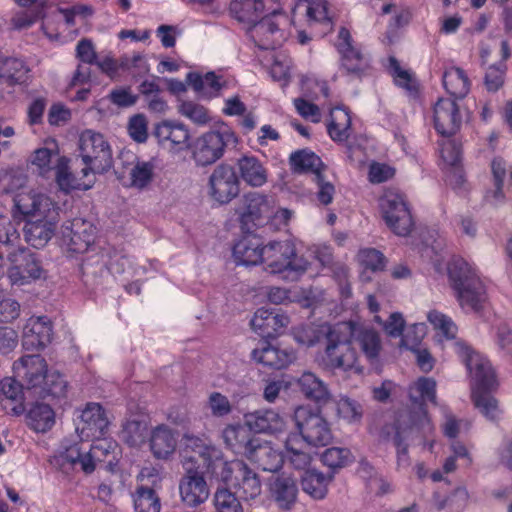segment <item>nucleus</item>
<instances>
[{
	"instance_id": "obj_1",
	"label": "nucleus",
	"mask_w": 512,
	"mask_h": 512,
	"mask_svg": "<svg viewBox=\"0 0 512 512\" xmlns=\"http://www.w3.org/2000/svg\"><path fill=\"white\" fill-rule=\"evenodd\" d=\"M447 275L460 307L465 311H481L487 294L477 269L464 258L453 256L447 264Z\"/></svg>"
},
{
	"instance_id": "obj_2",
	"label": "nucleus",
	"mask_w": 512,
	"mask_h": 512,
	"mask_svg": "<svg viewBox=\"0 0 512 512\" xmlns=\"http://www.w3.org/2000/svg\"><path fill=\"white\" fill-rule=\"evenodd\" d=\"M323 364L330 370L350 371L360 373L362 369L357 364V352L352 347L353 325L350 322H340L327 327Z\"/></svg>"
},
{
	"instance_id": "obj_3",
	"label": "nucleus",
	"mask_w": 512,
	"mask_h": 512,
	"mask_svg": "<svg viewBox=\"0 0 512 512\" xmlns=\"http://www.w3.org/2000/svg\"><path fill=\"white\" fill-rule=\"evenodd\" d=\"M213 467V478L230 485L241 500L252 501L262 494L261 476L245 461L217 460Z\"/></svg>"
},
{
	"instance_id": "obj_4",
	"label": "nucleus",
	"mask_w": 512,
	"mask_h": 512,
	"mask_svg": "<svg viewBox=\"0 0 512 512\" xmlns=\"http://www.w3.org/2000/svg\"><path fill=\"white\" fill-rule=\"evenodd\" d=\"M391 430L392 432L387 434L394 445L418 443L428 447L430 451L433 448L434 426L422 406L416 410L401 411Z\"/></svg>"
},
{
	"instance_id": "obj_5",
	"label": "nucleus",
	"mask_w": 512,
	"mask_h": 512,
	"mask_svg": "<svg viewBox=\"0 0 512 512\" xmlns=\"http://www.w3.org/2000/svg\"><path fill=\"white\" fill-rule=\"evenodd\" d=\"M78 157L84 165V176L105 173L113 164L110 144L101 133L92 130H85L80 134Z\"/></svg>"
},
{
	"instance_id": "obj_6",
	"label": "nucleus",
	"mask_w": 512,
	"mask_h": 512,
	"mask_svg": "<svg viewBox=\"0 0 512 512\" xmlns=\"http://www.w3.org/2000/svg\"><path fill=\"white\" fill-rule=\"evenodd\" d=\"M263 262L270 273L293 274V279L305 273L310 265L303 256L296 254L295 245L290 240L272 241L264 246Z\"/></svg>"
},
{
	"instance_id": "obj_7",
	"label": "nucleus",
	"mask_w": 512,
	"mask_h": 512,
	"mask_svg": "<svg viewBox=\"0 0 512 512\" xmlns=\"http://www.w3.org/2000/svg\"><path fill=\"white\" fill-rule=\"evenodd\" d=\"M452 345L454 352L468 370L471 391L493 390L497 385V380L490 361L464 340H456Z\"/></svg>"
},
{
	"instance_id": "obj_8",
	"label": "nucleus",
	"mask_w": 512,
	"mask_h": 512,
	"mask_svg": "<svg viewBox=\"0 0 512 512\" xmlns=\"http://www.w3.org/2000/svg\"><path fill=\"white\" fill-rule=\"evenodd\" d=\"M293 420L302 442L312 446H326L330 443L332 433L329 424L318 410L309 405L298 406L294 410Z\"/></svg>"
},
{
	"instance_id": "obj_9",
	"label": "nucleus",
	"mask_w": 512,
	"mask_h": 512,
	"mask_svg": "<svg viewBox=\"0 0 512 512\" xmlns=\"http://www.w3.org/2000/svg\"><path fill=\"white\" fill-rule=\"evenodd\" d=\"M53 206L49 197L34 192L17 193L14 197L12 216L17 224H55L49 219V213Z\"/></svg>"
},
{
	"instance_id": "obj_10",
	"label": "nucleus",
	"mask_w": 512,
	"mask_h": 512,
	"mask_svg": "<svg viewBox=\"0 0 512 512\" xmlns=\"http://www.w3.org/2000/svg\"><path fill=\"white\" fill-rule=\"evenodd\" d=\"M287 23V14L281 8L273 9L252 23L248 34L259 49L274 50L284 39L281 26Z\"/></svg>"
},
{
	"instance_id": "obj_11",
	"label": "nucleus",
	"mask_w": 512,
	"mask_h": 512,
	"mask_svg": "<svg viewBox=\"0 0 512 512\" xmlns=\"http://www.w3.org/2000/svg\"><path fill=\"white\" fill-rule=\"evenodd\" d=\"M334 46L339 54L340 68L348 75L362 77L371 67V59L355 43L350 31L341 27Z\"/></svg>"
},
{
	"instance_id": "obj_12",
	"label": "nucleus",
	"mask_w": 512,
	"mask_h": 512,
	"mask_svg": "<svg viewBox=\"0 0 512 512\" xmlns=\"http://www.w3.org/2000/svg\"><path fill=\"white\" fill-rule=\"evenodd\" d=\"M238 138L230 128L209 131L198 138L193 159L199 166H207L219 160L229 145H236Z\"/></svg>"
},
{
	"instance_id": "obj_13",
	"label": "nucleus",
	"mask_w": 512,
	"mask_h": 512,
	"mask_svg": "<svg viewBox=\"0 0 512 512\" xmlns=\"http://www.w3.org/2000/svg\"><path fill=\"white\" fill-rule=\"evenodd\" d=\"M196 462L194 456H184L182 460L185 473L179 481V493L181 501L189 507L199 506L209 497L208 484Z\"/></svg>"
},
{
	"instance_id": "obj_14",
	"label": "nucleus",
	"mask_w": 512,
	"mask_h": 512,
	"mask_svg": "<svg viewBox=\"0 0 512 512\" xmlns=\"http://www.w3.org/2000/svg\"><path fill=\"white\" fill-rule=\"evenodd\" d=\"M209 195L217 203H230L239 195L240 183L235 169L226 163L217 165L209 177Z\"/></svg>"
},
{
	"instance_id": "obj_15",
	"label": "nucleus",
	"mask_w": 512,
	"mask_h": 512,
	"mask_svg": "<svg viewBox=\"0 0 512 512\" xmlns=\"http://www.w3.org/2000/svg\"><path fill=\"white\" fill-rule=\"evenodd\" d=\"M386 224H415L406 195L396 188H386L378 200Z\"/></svg>"
},
{
	"instance_id": "obj_16",
	"label": "nucleus",
	"mask_w": 512,
	"mask_h": 512,
	"mask_svg": "<svg viewBox=\"0 0 512 512\" xmlns=\"http://www.w3.org/2000/svg\"><path fill=\"white\" fill-rule=\"evenodd\" d=\"M152 136L162 149L172 153L184 151L189 146V129L180 122L161 121L155 124Z\"/></svg>"
},
{
	"instance_id": "obj_17",
	"label": "nucleus",
	"mask_w": 512,
	"mask_h": 512,
	"mask_svg": "<svg viewBox=\"0 0 512 512\" xmlns=\"http://www.w3.org/2000/svg\"><path fill=\"white\" fill-rule=\"evenodd\" d=\"M434 128L443 137L455 135L462 124V115L454 99L439 98L433 107Z\"/></svg>"
},
{
	"instance_id": "obj_18",
	"label": "nucleus",
	"mask_w": 512,
	"mask_h": 512,
	"mask_svg": "<svg viewBox=\"0 0 512 512\" xmlns=\"http://www.w3.org/2000/svg\"><path fill=\"white\" fill-rule=\"evenodd\" d=\"M11 267L8 270V277L13 284L23 285L30 279H38L42 274V267L35 255L21 248L9 255Z\"/></svg>"
},
{
	"instance_id": "obj_19",
	"label": "nucleus",
	"mask_w": 512,
	"mask_h": 512,
	"mask_svg": "<svg viewBox=\"0 0 512 512\" xmlns=\"http://www.w3.org/2000/svg\"><path fill=\"white\" fill-rule=\"evenodd\" d=\"M53 326L47 316L27 319L22 331V346L27 351H39L52 341Z\"/></svg>"
},
{
	"instance_id": "obj_20",
	"label": "nucleus",
	"mask_w": 512,
	"mask_h": 512,
	"mask_svg": "<svg viewBox=\"0 0 512 512\" xmlns=\"http://www.w3.org/2000/svg\"><path fill=\"white\" fill-rule=\"evenodd\" d=\"M30 69L18 58L5 57L0 65V98L12 96L17 87L27 83Z\"/></svg>"
},
{
	"instance_id": "obj_21",
	"label": "nucleus",
	"mask_w": 512,
	"mask_h": 512,
	"mask_svg": "<svg viewBox=\"0 0 512 512\" xmlns=\"http://www.w3.org/2000/svg\"><path fill=\"white\" fill-rule=\"evenodd\" d=\"M59 244L67 257H75L88 250L95 240L92 226H60Z\"/></svg>"
},
{
	"instance_id": "obj_22",
	"label": "nucleus",
	"mask_w": 512,
	"mask_h": 512,
	"mask_svg": "<svg viewBox=\"0 0 512 512\" xmlns=\"http://www.w3.org/2000/svg\"><path fill=\"white\" fill-rule=\"evenodd\" d=\"M16 375L29 390H37L48 370L46 360L39 354L24 355L13 364Z\"/></svg>"
},
{
	"instance_id": "obj_23",
	"label": "nucleus",
	"mask_w": 512,
	"mask_h": 512,
	"mask_svg": "<svg viewBox=\"0 0 512 512\" xmlns=\"http://www.w3.org/2000/svg\"><path fill=\"white\" fill-rule=\"evenodd\" d=\"M55 170V181L59 189L65 193L73 190H88L95 183V176L83 175V168L78 173H73L70 169V159L66 156H59Z\"/></svg>"
},
{
	"instance_id": "obj_24",
	"label": "nucleus",
	"mask_w": 512,
	"mask_h": 512,
	"mask_svg": "<svg viewBox=\"0 0 512 512\" xmlns=\"http://www.w3.org/2000/svg\"><path fill=\"white\" fill-rule=\"evenodd\" d=\"M252 359L272 369H284L296 359L293 350L281 349L267 341H261L251 352Z\"/></svg>"
},
{
	"instance_id": "obj_25",
	"label": "nucleus",
	"mask_w": 512,
	"mask_h": 512,
	"mask_svg": "<svg viewBox=\"0 0 512 512\" xmlns=\"http://www.w3.org/2000/svg\"><path fill=\"white\" fill-rule=\"evenodd\" d=\"M246 458L267 472L278 471L283 464L284 456L270 442L257 438L246 452Z\"/></svg>"
},
{
	"instance_id": "obj_26",
	"label": "nucleus",
	"mask_w": 512,
	"mask_h": 512,
	"mask_svg": "<svg viewBox=\"0 0 512 512\" xmlns=\"http://www.w3.org/2000/svg\"><path fill=\"white\" fill-rule=\"evenodd\" d=\"M81 424L78 430L82 438H99L106 434L109 420L100 404L88 403L82 411Z\"/></svg>"
},
{
	"instance_id": "obj_27",
	"label": "nucleus",
	"mask_w": 512,
	"mask_h": 512,
	"mask_svg": "<svg viewBox=\"0 0 512 512\" xmlns=\"http://www.w3.org/2000/svg\"><path fill=\"white\" fill-rule=\"evenodd\" d=\"M289 323V318L278 310L259 308L251 320V326L262 337H274Z\"/></svg>"
},
{
	"instance_id": "obj_28",
	"label": "nucleus",
	"mask_w": 512,
	"mask_h": 512,
	"mask_svg": "<svg viewBox=\"0 0 512 512\" xmlns=\"http://www.w3.org/2000/svg\"><path fill=\"white\" fill-rule=\"evenodd\" d=\"M233 256L237 264L250 266L263 262L264 247L259 237L247 232L233 247Z\"/></svg>"
},
{
	"instance_id": "obj_29",
	"label": "nucleus",
	"mask_w": 512,
	"mask_h": 512,
	"mask_svg": "<svg viewBox=\"0 0 512 512\" xmlns=\"http://www.w3.org/2000/svg\"><path fill=\"white\" fill-rule=\"evenodd\" d=\"M270 494L279 509L291 510L297 501L298 486L296 480L291 476L278 475L270 484Z\"/></svg>"
},
{
	"instance_id": "obj_30",
	"label": "nucleus",
	"mask_w": 512,
	"mask_h": 512,
	"mask_svg": "<svg viewBox=\"0 0 512 512\" xmlns=\"http://www.w3.org/2000/svg\"><path fill=\"white\" fill-rule=\"evenodd\" d=\"M244 423L256 433H277L285 427L284 419L274 410L263 409L244 415Z\"/></svg>"
},
{
	"instance_id": "obj_31",
	"label": "nucleus",
	"mask_w": 512,
	"mask_h": 512,
	"mask_svg": "<svg viewBox=\"0 0 512 512\" xmlns=\"http://www.w3.org/2000/svg\"><path fill=\"white\" fill-rule=\"evenodd\" d=\"M236 167L241 180L248 186L258 188L268 181V170L254 155H243L237 159Z\"/></svg>"
},
{
	"instance_id": "obj_32",
	"label": "nucleus",
	"mask_w": 512,
	"mask_h": 512,
	"mask_svg": "<svg viewBox=\"0 0 512 512\" xmlns=\"http://www.w3.org/2000/svg\"><path fill=\"white\" fill-rule=\"evenodd\" d=\"M187 83L201 97L212 99L218 97L224 87L226 80L222 75H217L214 71L205 73L204 75L190 72L187 74Z\"/></svg>"
},
{
	"instance_id": "obj_33",
	"label": "nucleus",
	"mask_w": 512,
	"mask_h": 512,
	"mask_svg": "<svg viewBox=\"0 0 512 512\" xmlns=\"http://www.w3.org/2000/svg\"><path fill=\"white\" fill-rule=\"evenodd\" d=\"M184 450L191 451L202 459L204 466L206 467V473L211 477L214 475L213 464L217 460H224L220 456V452L213 447L206 439L201 437L185 434L183 436Z\"/></svg>"
},
{
	"instance_id": "obj_34",
	"label": "nucleus",
	"mask_w": 512,
	"mask_h": 512,
	"mask_svg": "<svg viewBox=\"0 0 512 512\" xmlns=\"http://www.w3.org/2000/svg\"><path fill=\"white\" fill-rule=\"evenodd\" d=\"M352 342L359 347L363 355L371 364L378 363L382 350V343L377 331L368 327L356 328L353 326Z\"/></svg>"
},
{
	"instance_id": "obj_35",
	"label": "nucleus",
	"mask_w": 512,
	"mask_h": 512,
	"mask_svg": "<svg viewBox=\"0 0 512 512\" xmlns=\"http://www.w3.org/2000/svg\"><path fill=\"white\" fill-rule=\"evenodd\" d=\"M222 438L229 449L245 457L257 439L251 435V430L246 425H228L222 432Z\"/></svg>"
},
{
	"instance_id": "obj_36",
	"label": "nucleus",
	"mask_w": 512,
	"mask_h": 512,
	"mask_svg": "<svg viewBox=\"0 0 512 512\" xmlns=\"http://www.w3.org/2000/svg\"><path fill=\"white\" fill-rule=\"evenodd\" d=\"M176 446L177 438L170 427L159 425L152 430L150 448L156 458L167 459L175 452Z\"/></svg>"
},
{
	"instance_id": "obj_37",
	"label": "nucleus",
	"mask_w": 512,
	"mask_h": 512,
	"mask_svg": "<svg viewBox=\"0 0 512 512\" xmlns=\"http://www.w3.org/2000/svg\"><path fill=\"white\" fill-rule=\"evenodd\" d=\"M297 384L303 395L317 404H326L331 399L328 386L312 372L302 373Z\"/></svg>"
},
{
	"instance_id": "obj_38",
	"label": "nucleus",
	"mask_w": 512,
	"mask_h": 512,
	"mask_svg": "<svg viewBox=\"0 0 512 512\" xmlns=\"http://www.w3.org/2000/svg\"><path fill=\"white\" fill-rule=\"evenodd\" d=\"M264 10L263 0H232L229 5V12L234 19L250 25L263 16Z\"/></svg>"
},
{
	"instance_id": "obj_39",
	"label": "nucleus",
	"mask_w": 512,
	"mask_h": 512,
	"mask_svg": "<svg viewBox=\"0 0 512 512\" xmlns=\"http://www.w3.org/2000/svg\"><path fill=\"white\" fill-rule=\"evenodd\" d=\"M357 264L362 268L361 279L363 281H371L368 272L378 273L385 270L387 258L385 255L375 248H361L355 256Z\"/></svg>"
},
{
	"instance_id": "obj_40",
	"label": "nucleus",
	"mask_w": 512,
	"mask_h": 512,
	"mask_svg": "<svg viewBox=\"0 0 512 512\" xmlns=\"http://www.w3.org/2000/svg\"><path fill=\"white\" fill-rule=\"evenodd\" d=\"M289 162L295 173H312L317 177L324 169L321 158L309 149H300L291 153Z\"/></svg>"
},
{
	"instance_id": "obj_41",
	"label": "nucleus",
	"mask_w": 512,
	"mask_h": 512,
	"mask_svg": "<svg viewBox=\"0 0 512 512\" xmlns=\"http://www.w3.org/2000/svg\"><path fill=\"white\" fill-rule=\"evenodd\" d=\"M295 11H303L310 25L320 23L331 28L332 21L329 16L328 0H298Z\"/></svg>"
},
{
	"instance_id": "obj_42",
	"label": "nucleus",
	"mask_w": 512,
	"mask_h": 512,
	"mask_svg": "<svg viewBox=\"0 0 512 512\" xmlns=\"http://www.w3.org/2000/svg\"><path fill=\"white\" fill-rule=\"evenodd\" d=\"M443 85L455 99L464 98L470 91V80L466 72L459 67H450L443 74Z\"/></svg>"
},
{
	"instance_id": "obj_43",
	"label": "nucleus",
	"mask_w": 512,
	"mask_h": 512,
	"mask_svg": "<svg viewBox=\"0 0 512 512\" xmlns=\"http://www.w3.org/2000/svg\"><path fill=\"white\" fill-rule=\"evenodd\" d=\"M270 209L268 197L257 192H249L244 195V210L241 213V224L255 222Z\"/></svg>"
},
{
	"instance_id": "obj_44",
	"label": "nucleus",
	"mask_w": 512,
	"mask_h": 512,
	"mask_svg": "<svg viewBox=\"0 0 512 512\" xmlns=\"http://www.w3.org/2000/svg\"><path fill=\"white\" fill-rule=\"evenodd\" d=\"M95 441L91 445L87 456L83 462V472L86 474L92 473L98 462H103L106 458L113 453L116 448V443L105 437L93 438Z\"/></svg>"
},
{
	"instance_id": "obj_45",
	"label": "nucleus",
	"mask_w": 512,
	"mask_h": 512,
	"mask_svg": "<svg viewBox=\"0 0 512 512\" xmlns=\"http://www.w3.org/2000/svg\"><path fill=\"white\" fill-rule=\"evenodd\" d=\"M285 450V458L295 469L309 471L312 457L303 450V442L297 434L288 435L285 441Z\"/></svg>"
},
{
	"instance_id": "obj_46",
	"label": "nucleus",
	"mask_w": 512,
	"mask_h": 512,
	"mask_svg": "<svg viewBox=\"0 0 512 512\" xmlns=\"http://www.w3.org/2000/svg\"><path fill=\"white\" fill-rule=\"evenodd\" d=\"M27 425L36 432H46L55 423V413L48 404L35 403L27 412Z\"/></svg>"
},
{
	"instance_id": "obj_47",
	"label": "nucleus",
	"mask_w": 512,
	"mask_h": 512,
	"mask_svg": "<svg viewBox=\"0 0 512 512\" xmlns=\"http://www.w3.org/2000/svg\"><path fill=\"white\" fill-rule=\"evenodd\" d=\"M67 382L57 371L46 372L41 386L34 392L40 397H63L66 394Z\"/></svg>"
},
{
	"instance_id": "obj_48",
	"label": "nucleus",
	"mask_w": 512,
	"mask_h": 512,
	"mask_svg": "<svg viewBox=\"0 0 512 512\" xmlns=\"http://www.w3.org/2000/svg\"><path fill=\"white\" fill-rule=\"evenodd\" d=\"M134 508L136 512H160V498L153 488L141 485L134 494Z\"/></svg>"
},
{
	"instance_id": "obj_49",
	"label": "nucleus",
	"mask_w": 512,
	"mask_h": 512,
	"mask_svg": "<svg viewBox=\"0 0 512 512\" xmlns=\"http://www.w3.org/2000/svg\"><path fill=\"white\" fill-rule=\"evenodd\" d=\"M327 327H333V325L324 323L318 326H302L295 330L294 338L298 343L311 347L321 341L326 342V332L323 330Z\"/></svg>"
},
{
	"instance_id": "obj_50",
	"label": "nucleus",
	"mask_w": 512,
	"mask_h": 512,
	"mask_svg": "<svg viewBox=\"0 0 512 512\" xmlns=\"http://www.w3.org/2000/svg\"><path fill=\"white\" fill-rule=\"evenodd\" d=\"M490 390L471 391L472 400L476 408L489 420H496L500 415L497 400L488 394Z\"/></svg>"
},
{
	"instance_id": "obj_51",
	"label": "nucleus",
	"mask_w": 512,
	"mask_h": 512,
	"mask_svg": "<svg viewBox=\"0 0 512 512\" xmlns=\"http://www.w3.org/2000/svg\"><path fill=\"white\" fill-rule=\"evenodd\" d=\"M147 436V423L140 420H128L123 424L121 437L130 446H139Z\"/></svg>"
},
{
	"instance_id": "obj_52",
	"label": "nucleus",
	"mask_w": 512,
	"mask_h": 512,
	"mask_svg": "<svg viewBox=\"0 0 512 512\" xmlns=\"http://www.w3.org/2000/svg\"><path fill=\"white\" fill-rule=\"evenodd\" d=\"M301 486L305 493L315 499H322L327 493L324 476L314 471H306L301 478Z\"/></svg>"
},
{
	"instance_id": "obj_53",
	"label": "nucleus",
	"mask_w": 512,
	"mask_h": 512,
	"mask_svg": "<svg viewBox=\"0 0 512 512\" xmlns=\"http://www.w3.org/2000/svg\"><path fill=\"white\" fill-rule=\"evenodd\" d=\"M336 413L339 418L348 423L359 422L363 415L361 405L348 397L342 396L335 402Z\"/></svg>"
},
{
	"instance_id": "obj_54",
	"label": "nucleus",
	"mask_w": 512,
	"mask_h": 512,
	"mask_svg": "<svg viewBox=\"0 0 512 512\" xmlns=\"http://www.w3.org/2000/svg\"><path fill=\"white\" fill-rule=\"evenodd\" d=\"M154 164L150 161H137L130 170L131 186L145 188L153 179Z\"/></svg>"
},
{
	"instance_id": "obj_55",
	"label": "nucleus",
	"mask_w": 512,
	"mask_h": 512,
	"mask_svg": "<svg viewBox=\"0 0 512 512\" xmlns=\"http://www.w3.org/2000/svg\"><path fill=\"white\" fill-rule=\"evenodd\" d=\"M240 500L235 491L227 488L218 489L214 496L215 508L220 512H243Z\"/></svg>"
},
{
	"instance_id": "obj_56",
	"label": "nucleus",
	"mask_w": 512,
	"mask_h": 512,
	"mask_svg": "<svg viewBox=\"0 0 512 512\" xmlns=\"http://www.w3.org/2000/svg\"><path fill=\"white\" fill-rule=\"evenodd\" d=\"M427 319L439 334L443 335L446 339H455L457 326L450 317L437 310H432L428 313Z\"/></svg>"
},
{
	"instance_id": "obj_57",
	"label": "nucleus",
	"mask_w": 512,
	"mask_h": 512,
	"mask_svg": "<svg viewBox=\"0 0 512 512\" xmlns=\"http://www.w3.org/2000/svg\"><path fill=\"white\" fill-rule=\"evenodd\" d=\"M418 394L422 401H430L433 404L436 402V381L432 378L421 377L410 387V397L415 402Z\"/></svg>"
},
{
	"instance_id": "obj_58",
	"label": "nucleus",
	"mask_w": 512,
	"mask_h": 512,
	"mask_svg": "<svg viewBox=\"0 0 512 512\" xmlns=\"http://www.w3.org/2000/svg\"><path fill=\"white\" fill-rule=\"evenodd\" d=\"M180 113L197 125H206L211 121L207 108L193 101H184L180 105Z\"/></svg>"
},
{
	"instance_id": "obj_59",
	"label": "nucleus",
	"mask_w": 512,
	"mask_h": 512,
	"mask_svg": "<svg viewBox=\"0 0 512 512\" xmlns=\"http://www.w3.org/2000/svg\"><path fill=\"white\" fill-rule=\"evenodd\" d=\"M388 62L389 71L393 77L395 85L410 92L415 91L416 86L412 75L407 70L402 69L399 61L394 56H390L388 58Z\"/></svg>"
},
{
	"instance_id": "obj_60",
	"label": "nucleus",
	"mask_w": 512,
	"mask_h": 512,
	"mask_svg": "<svg viewBox=\"0 0 512 512\" xmlns=\"http://www.w3.org/2000/svg\"><path fill=\"white\" fill-rule=\"evenodd\" d=\"M53 234L54 230L51 226H24L25 239L35 248L44 247Z\"/></svg>"
},
{
	"instance_id": "obj_61",
	"label": "nucleus",
	"mask_w": 512,
	"mask_h": 512,
	"mask_svg": "<svg viewBox=\"0 0 512 512\" xmlns=\"http://www.w3.org/2000/svg\"><path fill=\"white\" fill-rule=\"evenodd\" d=\"M129 136L137 143H145L148 139V121L144 114L133 115L127 126Z\"/></svg>"
},
{
	"instance_id": "obj_62",
	"label": "nucleus",
	"mask_w": 512,
	"mask_h": 512,
	"mask_svg": "<svg viewBox=\"0 0 512 512\" xmlns=\"http://www.w3.org/2000/svg\"><path fill=\"white\" fill-rule=\"evenodd\" d=\"M350 456L351 453L348 449L332 447L323 452L321 460L324 465L336 469L345 466L349 462Z\"/></svg>"
},
{
	"instance_id": "obj_63",
	"label": "nucleus",
	"mask_w": 512,
	"mask_h": 512,
	"mask_svg": "<svg viewBox=\"0 0 512 512\" xmlns=\"http://www.w3.org/2000/svg\"><path fill=\"white\" fill-rule=\"evenodd\" d=\"M374 321L380 324L390 337L396 338L403 335L405 320L400 312L392 313L387 321H383L380 316L375 315Z\"/></svg>"
},
{
	"instance_id": "obj_64",
	"label": "nucleus",
	"mask_w": 512,
	"mask_h": 512,
	"mask_svg": "<svg viewBox=\"0 0 512 512\" xmlns=\"http://www.w3.org/2000/svg\"><path fill=\"white\" fill-rule=\"evenodd\" d=\"M426 333L427 327L424 323H415L408 327L406 332L402 335L400 346L407 349H414L420 345Z\"/></svg>"
}]
</instances>
